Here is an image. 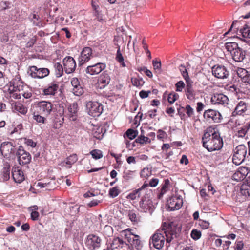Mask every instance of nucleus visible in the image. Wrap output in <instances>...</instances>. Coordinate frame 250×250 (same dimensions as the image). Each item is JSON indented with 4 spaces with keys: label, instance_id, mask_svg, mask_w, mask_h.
Listing matches in <instances>:
<instances>
[{
    "label": "nucleus",
    "instance_id": "obj_1",
    "mask_svg": "<svg viewBox=\"0 0 250 250\" xmlns=\"http://www.w3.org/2000/svg\"><path fill=\"white\" fill-rule=\"evenodd\" d=\"M179 230L180 228L177 229L173 224L164 226L161 232H156L150 237L149 243L150 248L153 247L158 250L162 249L165 239L167 243H169L172 239L177 237Z\"/></svg>",
    "mask_w": 250,
    "mask_h": 250
},
{
    "label": "nucleus",
    "instance_id": "obj_2",
    "mask_svg": "<svg viewBox=\"0 0 250 250\" xmlns=\"http://www.w3.org/2000/svg\"><path fill=\"white\" fill-rule=\"evenodd\" d=\"M203 146L208 151L211 152L221 149L223 146V141L218 130L212 126L208 127L202 137Z\"/></svg>",
    "mask_w": 250,
    "mask_h": 250
},
{
    "label": "nucleus",
    "instance_id": "obj_3",
    "mask_svg": "<svg viewBox=\"0 0 250 250\" xmlns=\"http://www.w3.org/2000/svg\"><path fill=\"white\" fill-rule=\"evenodd\" d=\"M122 234L130 244L131 250H142L143 244L138 235H135L131 232V229H127L123 231Z\"/></svg>",
    "mask_w": 250,
    "mask_h": 250
},
{
    "label": "nucleus",
    "instance_id": "obj_4",
    "mask_svg": "<svg viewBox=\"0 0 250 250\" xmlns=\"http://www.w3.org/2000/svg\"><path fill=\"white\" fill-rule=\"evenodd\" d=\"M151 191H147L143 196H142L139 202V208L140 211L144 212H149L153 211L154 206L151 200Z\"/></svg>",
    "mask_w": 250,
    "mask_h": 250
},
{
    "label": "nucleus",
    "instance_id": "obj_5",
    "mask_svg": "<svg viewBox=\"0 0 250 250\" xmlns=\"http://www.w3.org/2000/svg\"><path fill=\"white\" fill-rule=\"evenodd\" d=\"M246 154V146L243 145L238 146L234 150L233 163L236 165H239L244 161Z\"/></svg>",
    "mask_w": 250,
    "mask_h": 250
},
{
    "label": "nucleus",
    "instance_id": "obj_6",
    "mask_svg": "<svg viewBox=\"0 0 250 250\" xmlns=\"http://www.w3.org/2000/svg\"><path fill=\"white\" fill-rule=\"evenodd\" d=\"M36 108L38 113L47 117L52 111L53 105L50 102L42 101L36 104Z\"/></svg>",
    "mask_w": 250,
    "mask_h": 250
},
{
    "label": "nucleus",
    "instance_id": "obj_7",
    "mask_svg": "<svg viewBox=\"0 0 250 250\" xmlns=\"http://www.w3.org/2000/svg\"><path fill=\"white\" fill-rule=\"evenodd\" d=\"M212 74L213 76L218 79L224 80L228 78L229 75V70L224 65L216 64L211 68Z\"/></svg>",
    "mask_w": 250,
    "mask_h": 250
},
{
    "label": "nucleus",
    "instance_id": "obj_8",
    "mask_svg": "<svg viewBox=\"0 0 250 250\" xmlns=\"http://www.w3.org/2000/svg\"><path fill=\"white\" fill-rule=\"evenodd\" d=\"M50 71L46 68H38L36 66H31L29 67L28 73L33 78L42 79L49 74Z\"/></svg>",
    "mask_w": 250,
    "mask_h": 250
},
{
    "label": "nucleus",
    "instance_id": "obj_9",
    "mask_svg": "<svg viewBox=\"0 0 250 250\" xmlns=\"http://www.w3.org/2000/svg\"><path fill=\"white\" fill-rule=\"evenodd\" d=\"M205 120L209 123H220L222 119L220 113L216 110L208 109L206 110L203 114Z\"/></svg>",
    "mask_w": 250,
    "mask_h": 250
},
{
    "label": "nucleus",
    "instance_id": "obj_10",
    "mask_svg": "<svg viewBox=\"0 0 250 250\" xmlns=\"http://www.w3.org/2000/svg\"><path fill=\"white\" fill-rule=\"evenodd\" d=\"M102 244L101 238L95 234L88 235L85 241V246L90 250H97Z\"/></svg>",
    "mask_w": 250,
    "mask_h": 250
},
{
    "label": "nucleus",
    "instance_id": "obj_11",
    "mask_svg": "<svg viewBox=\"0 0 250 250\" xmlns=\"http://www.w3.org/2000/svg\"><path fill=\"white\" fill-rule=\"evenodd\" d=\"M88 114L94 117L99 116L103 112V105L97 102H88L86 104Z\"/></svg>",
    "mask_w": 250,
    "mask_h": 250
},
{
    "label": "nucleus",
    "instance_id": "obj_12",
    "mask_svg": "<svg viewBox=\"0 0 250 250\" xmlns=\"http://www.w3.org/2000/svg\"><path fill=\"white\" fill-rule=\"evenodd\" d=\"M16 149L13 143L10 142H5L1 144L0 151L4 157L10 158L14 156Z\"/></svg>",
    "mask_w": 250,
    "mask_h": 250
},
{
    "label": "nucleus",
    "instance_id": "obj_13",
    "mask_svg": "<svg viewBox=\"0 0 250 250\" xmlns=\"http://www.w3.org/2000/svg\"><path fill=\"white\" fill-rule=\"evenodd\" d=\"M168 208L171 211L178 210L182 207L183 200L182 197L178 195H173L167 200Z\"/></svg>",
    "mask_w": 250,
    "mask_h": 250
},
{
    "label": "nucleus",
    "instance_id": "obj_14",
    "mask_svg": "<svg viewBox=\"0 0 250 250\" xmlns=\"http://www.w3.org/2000/svg\"><path fill=\"white\" fill-rule=\"evenodd\" d=\"M16 154L20 165H25L30 162L31 160V155L29 152L24 150L21 146L19 147Z\"/></svg>",
    "mask_w": 250,
    "mask_h": 250
},
{
    "label": "nucleus",
    "instance_id": "obj_15",
    "mask_svg": "<svg viewBox=\"0 0 250 250\" xmlns=\"http://www.w3.org/2000/svg\"><path fill=\"white\" fill-rule=\"evenodd\" d=\"M63 64L64 70L67 74H71L76 69V62L71 56H67L63 59Z\"/></svg>",
    "mask_w": 250,
    "mask_h": 250
},
{
    "label": "nucleus",
    "instance_id": "obj_16",
    "mask_svg": "<svg viewBox=\"0 0 250 250\" xmlns=\"http://www.w3.org/2000/svg\"><path fill=\"white\" fill-rule=\"evenodd\" d=\"M105 67V64L98 62L87 66L85 69V72L90 75H97L101 73Z\"/></svg>",
    "mask_w": 250,
    "mask_h": 250
},
{
    "label": "nucleus",
    "instance_id": "obj_17",
    "mask_svg": "<svg viewBox=\"0 0 250 250\" xmlns=\"http://www.w3.org/2000/svg\"><path fill=\"white\" fill-rule=\"evenodd\" d=\"M92 54L91 48L84 47L81 52V55L78 58V64L79 66L83 65L87 62L91 58Z\"/></svg>",
    "mask_w": 250,
    "mask_h": 250
},
{
    "label": "nucleus",
    "instance_id": "obj_18",
    "mask_svg": "<svg viewBox=\"0 0 250 250\" xmlns=\"http://www.w3.org/2000/svg\"><path fill=\"white\" fill-rule=\"evenodd\" d=\"M78 104L76 103L70 104L67 107L66 117L72 121H75L78 118Z\"/></svg>",
    "mask_w": 250,
    "mask_h": 250
},
{
    "label": "nucleus",
    "instance_id": "obj_19",
    "mask_svg": "<svg viewBox=\"0 0 250 250\" xmlns=\"http://www.w3.org/2000/svg\"><path fill=\"white\" fill-rule=\"evenodd\" d=\"M59 89V84L57 82H52L46 86L42 90V94L45 96H54Z\"/></svg>",
    "mask_w": 250,
    "mask_h": 250
},
{
    "label": "nucleus",
    "instance_id": "obj_20",
    "mask_svg": "<svg viewBox=\"0 0 250 250\" xmlns=\"http://www.w3.org/2000/svg\"><path fill=\"white\" fill-rule=\"evenodd\" d=\"M12 175L16 183H21L25 179L24 173L20 167H16L13 168Z\"/></svg>",
    "mask_w": 250,
    "mask_h": 250
},
{
    "label": "nucleus",
    "instance_id": "obj_21",
    "mask_svg": "<svg viewBox=\"0 0 250 250\" xmlns=\"http://www.w3.org/2000/svg\"><path fill=\"white\" fill-rule=\"evenodd\" d=\"M228 98L222 93H215L211 98V102L213 104H227Z\"/></svg>",
    "mask_w": 250,
    "mask_h": 250
},
{
    "label": "nucleus",
    "instance_id": "obj_22",
    "mask_svg": "<svg viewBox=\"0 0 250 250\" xmlns=\"http://www.w3.org/2000/svg\"><path fill=\"white\" fill-rule=\"evenodd\" d=\"M63 114L64 109L62 108L59 110V113L56 114L52 125L53 128L59 129L62 126L64 121Z\"/></svg>",
    "mask_w": 250,
    "mask_h": 250
},
{
    "label": "nucleus",
    "instance_id": "obj_23",
    "mask_svg": "<svg viewBox=\"0 0 250 250\" xmlns=\"http://www.w3.org/2000/svg\"><path fill=\"white\" fill-rule=\"evenodd\" d=\"M249 173L248 168L246 167H240L232 176V179L236 181H241L246 177Z\"/></svg>",
    "mask_w": 250,
    "mask_h": 250
},
{
    "label": "nucleus",
    "instance_id": "obj_24",
    "mask_svg": "<svg viewBox=\"0 0 250 250\" xmlns=\"http://www.w3.org/2000/svg\"><path fill=\"white\" fill-rule=\"evenodd\" d=\"M11 109L15 113L25 115L27 112V108L19 102H14L11 103Z\"/></svg>",
    "mask_w": 250,
    "mask_h": 250
},
{
    "label": "nucleus",
    "instance_id": "obj_25",
    "mask_svg": "<svg viewBox=\"0 0 250 250\" xmlns=\"http://www.w3.org/2000/svg\"><path fill=\"white\" fill-rule=\"evenodd\" d=\"M22 88V83L19 78L14 79L10 82L9 91H20Z\"/></svg>",
    "mask_w": 250,
    "mask_h": 250
},
{
    "label": "nucleus",
    "instance_id": "obj_26",
    "mask_svg": "<svg viewBox=\"0 0 250 250\" xmlns=\"http://www.w3.org/2000/svg\"><path fill=\"white\" fill-rule=\"evenodd\" d=\"M246 57V52L240 47H238L236 50L233 52L232 59L237 62H242Z\"/></svg>",
    "mask_w": 250,
    "mask_h": 250
},
{
    "label": "nucleus",
    "instance_id": "obj_27",
    "mask_svg": "<svg viewBox=\"0 0 250 250\" xmlns=\"http://www.w3.org/2000/svg\"><path fill=\"white\" fill-rule=\"evenodd\" d=\"M72 85L73 86V92L75 95H81L83 90L80 85V82L78 78H73L71 81Z\"/></svg>",
    "mask_w": 250,
    "mask_h": 250
},
{
    "label": "nucleus",
    "instance_id": "obj_28",
    "mask_svg": "<svg viewBox=\"0 0 250 250\" xmlns=\"http://www.w3.org/2000/svg\"><path fill=\"white\" fill-rule=\"evenodd\" d=\"M10 165L8 163L3 164L1 170L0 178L3 181H7L10 179Z\"/></svg>",
    "mask_w": 250,
    "mask_h": 250
},
{
    "label": "nucleus",
    "instance_id": "obj_29",
    "mask_svg": "<svg viewBox=\"0 0 250 250\" xmlns=\"http://www.w3.org/2000/svg\"><path fill=\"white\" fill-rule=\"evenodd\" d=\"M236 72L238 77L241 78L243 82L250 83V74L245 69L238 68Z\"/></svg>",
    "mask_w": 250,
    "mask_h": 250
},
{
    "label": "nucleus",
    "instance_id": "obj_30",
    "mask_svg": "<svg viewBox=\"0 0 250 250\" xmlns=\"http://www.w3.org/2000/svg\"><path fill=\"white\" fill-rule=\"evenodd\" d=\"M110 82V77L109 75L105 73L104 72L100 77L98 80L99 84L100 85V88H104L107 85H108Z\"/></svg>",
    "mask_w": 250,
    "mask_h": 250
},
{
    "label": "nucleus",
    "instance_id": "obj_31",
    "mask_svg": "<svg viewBox=\"0 0 250 250\" xmlns=\"http://www.w3.org/2000/svg\"><path fill=\"white\" fill-rule=\"evenodd\" d=\"M148 184H144L139 188L133 190L127 196V198L134 200L140 197L141 192L148 186Z\"/></svg>",
    "mask_w": 250,
    "mask_h": 250
},
{
    "label": "nucleus",
    "instance_id": "obj_32",
    "mask_svg": "<svg viewBox=\"0 0 250 250\" xmlns=\"http://www.w3.org/2000/svg\"><path fill=\"white\" fill-rule=\"evenodd\" d=\"M247 103L243 101H240L238 104H237L235 110L233 112V114L235 115H242L247 110Z\"/></svg>",
    "mask_w": 250,
    "mask_h": 250
},
{
    "label": "nucleus",
    "instance_id": "obj_33",
    "mask_svg": "<svg viewBox=\"0 0 250 250\" xmlns=\"http://www.w3.org/2000/svg\"><path fill=\"white\" fill-rule=\"evenodd\" d=\"M240 193L246 197L250 196V184L247 179L241 186Z\"/></svg>",
    "mask_w": 250,
    "mask_h": 250
},
{
    "label": "nucleus",
    "instance_id": "obj_34",
    "mask_svg": "<svg viewBox=\"0 0 250 250\" xmlns=\"http://www.w3.org/2000/svg\"><path fill=\"white\" fill-rule=\"evenodd\" d=\"M78 160L76 154H73L68 157L66 161L62 163V166L66 167L67 168H70L72 165L74 164Z\"/></svg>",
    "mask_w": 250,
    "mask_h": 250
},
{
    "label": "nucleus",
    "instance_id": "obj_35",
    "mask_svg": "<svg viewBox=\"0 0 250 250\" xmlns=\"http://www.w3.org/2000/svg\"><path fill=\"white\" fill-rule=\"evenodd\" d=\"M46 116H44L38 113V112H34L33 114V118L36 122L39 124H44L46 121Z\"/></svg>",
    "mask_w": 250,
    "mask_h": 250
},
{
    "label": "nucleus",
    "instance_id": "obj_36",
    "mask_svg": "<svg viewBox=\"0 0 250 250\" xmlns=\"http://www.w3.org/2000/svg\"><path fill=\"white\" fill-rule=\"evenodd\" d=\"M238 47V44L235 42H227L225 44L226 49L228 52L231 53V56L233 54V52H234Z\"/></svg>",
    "mask_w": 250,
    "mask_h": 250
},
{
    "label": "nucleus",
    "instance_id": "obj_37",
    "mask_svg": "<svg viewBox=\"0 0 250 250\" xmlns=\"http://www.w3.org/2000/svg\"><path fill=\"white\" fill-rule=\"evenodd\" d=\"M249 128L247 125H243L238 128V130L235 133V136L239 138H243L245 136Z\"/></svg>",
    "mask_w": 250,
    "mask_h": 250
},
{
    "label": "nucleus",
    "instance_id": "obj_38",
    "mask_svg": "<svg viewBox=\"0 0 250 250\" xmlns=\"http://www.w3.org/2000/svg\"><path fill=\"white\" fill-rule=\"evenodd\" d=\"M53 183H54V181L45 183L39 182L37 183V187L40 188H45L46 190H50L55 188V186L52 185Z\"/></svg>",
    "mask_w": 250,
    "mask_h": 250
},
{
    "label": "nucleus",
    "instance_id": "obj_39",
    "mask_svg": "<svg viewBox=\"0 0 250 250\" xmlns=\"http://www.w3.org/2000/svg\"><path fill=\"white\" fill-rule=\"evenodd\" d=\"M54 68L55 75L57 77H60L63 75L64 68L60 63H55L54 64Z\"/></svg>",
    "mask_w": 250,
    "mask_h": 250
},
{
    "label": "nucleus",
    "instance_id": "obj_40",
    "mask_svg": "<svg viewBox=\"0 0 250 250\" xmlns=\"http://www.w3.org/2000/svg\"><path fill=\"white\" fill-rule=\"evenodd\" d=\"M169 183V181L168 179L165 180V183L161 188V192L158 195V197L159 199H161L163 197V195L166 192L167 189L168 188V185Z\"/></svg>",
    "mask_w": 250,
    "mask_h": 250
},
{
    "label": "nucleus",
    "instance_id": "obj_41",
    "mask_svg": "<svg viewBox=\"0 0 250 250\" xmlns=\"http://www.w3.org/2000/svg\"><path fill=\"white\" fill-rule=\"evenodd\" d=\"M125 135L129 139L133 140L137 136L138 131L133 129H129L126 131Z\"/></svg>",
    "mask_w": 250,
    "mask_h": 250
},
{
    "label": "nucleus",
    "instance_id": "obj_42",
    "mask_svg": "<svg viewBox=\"0 0 250 250\" xmlns=\"http://www.w3.org/2000/svg\"><path fill=\"white\" fill-rule=\"evenodd\" d=\"M131 81L132 84L136 87L142 86L145 83L142 78H132Z\"/></svg>",
    "mask_w": 250,
    "mask_h": 250
},
{
    "label": "nucleus",
    "instance_id": "obj_43",
    "mask_svg": "<svg viewBox=\"0 0 250 250\" xmlns=\"http://www.w3.org/2000/svg\"><path fill=\"white\" fill-rule=\"evenodd\" d=\"M128 216L129 219L133 222L137 223L140 220L139 216L133 210L129 211Z\"/></svg>",
    "mask_w": 250,
    "mask_h": 250
},
{
    "label": "nucleus",
    "instance_id": "obj_44",
    "mask_svg": "<svg viewBox=\"0 0 250 250\" xmlns=\"http://www.w3.org/2000/svg\"><path fill=\"white\" fill-rule=\"evenodd\" d=\"M190 236L193 240H197L201 237V232L197 229H193L191 232Z\"/></svg>",
    "mask_w": 250,
    "mask_h": 250
},
{
    "label": "nucleus",
    "instance_id": "obj_45",
    "mask_svg": "<svg viewBox=\"0 0 250 250\" xmlns=\"http://www.w3.org/2000/svg\"><path fill=\"white\" fill-rule=\"evenodd\" d=\"M135 142L137 143H139L141 144L145 143H150L151 141L147 137H145L144 136H139L136 140Z\"/></svg>",
    "mask_w": 250,
    "mask_h": 250
},
{
    "label": "nucleus",
    "instance_id": "obj_46",
    "mask_svg": "<svg viewBox=\"0 0 250 250\" xmlns=\"http://www.w3.org/2000/svg\"><path fill=\"white\" fill-rule=\"evenodd\" d=\"M90 154L95 159H99L103 157L102 152L101 150L95 149L91 151Z\"/></svg>",
    "mask_w": 250,
    "mask_h": 250
},
{
    "label": "nucleus",
    "instance_id": "obj_47",
    "mask_svg": "<svg viewBox=\"0 0 250 250\" xmlns=\"http://www.w3.org/2000/svg\"><path fill=\"white\" fill-rule=\"evenodd\" d=\"M179 70L181 71L183 77L184 78L186 83H188V71L185 66L181 65L179 67Z\"/></svg>",
    "mask_w": 250,
    "mask_h": 250
},
{
    "label": "nucleus",
    "instance_id": "obj_48",
    "mask_svg": "<svg viewBox=\"0 0 250 250\" xmlns=\"http://www.w3.org/2000/svg\"><path fill=\"white\" fill-rule=\"evenodd\" d=\"M188 117H192L195 123L200 122L198 117L194 116V110L189 105H188Z\"/></svg>",
    "mask_w": 250,
    "mask_h": 250
},
{
    "label": "nucleus",
    "instance_id": "obj_49",
    "mask_svg": "<svg viewBox=\"0 0 250 250\" xmlns=\"http://www.w3.org/2000/svg\"><path fill=\"white\" fill-rule=\"evenodd\" d=\"M120 193V191L117 187H114L111 188L109 191V195L112 198L116 197Z\"/></svg>",
    "mask_w": 250,
    "mask_h": 250
},
{
    "label": "nucleus",
    "instance_id": "obj_50",
    "mask_svg": "<svg viewBox=\"0 0 250 250\" xmlns=\"http://www.w3.org/2000/svg\"><path fill=\"white\" fill-rule=\"evenodd\" d=\"M244 244L242 240H237L235 243L234 247V250H242L244 248Z\"/></svg>",
    "mask_w": 250,
    "mask_h": 250
},
{
    "label": "nucleus",
    "instance_id": "obj_51",
    "mask_svg": "<svg viewBox=\"0 0 250 250\" xmlns=\"http://www.w3.org/2000/svg\"><path fill=\"white\" fill-rule=\"evenodd\" d=\"M9 93L10 94V97L13 98L14 99H19L21 98V90H20V91L18 90L17 91H9Z\"/></svg>",
    "mask_w": 250,
    "mask_h": 250
},
{
    "label": "nucleus",
    "instance_id": "obj_52",
    "mask_svg": "<svg viewBox=\"0 0 250 250\" xmlns=\"http://www.w3.org/2000/svg\"><path fill=\"white\" fill-rule=\"evenodd\" d=\"M178 95L175 93H172L168 95V101L170 104H173L177 99Z\"/></svg>",
    "mask_w": 250,
    "mask_h": 250
},
{
    "label": "nucleus",
    "instance_id": "obj_53",
    "mask_svg": "<svg viewBox=\"0 0 250 250\" xmlns=\"http://www.w3.org/2000/svg\"><path fill=\"white\" fill-rule=\"evenodd\" d=\"M240 31L243 37L246 38L249 35L250 33V27L248 26L246 27H244L243 29H241Z\"/></svg>",
    "mask_w": 250,
    "mask_h": 250
},
{
    "label": "nucleus",
    "instance_id": "obj_54",
    "mask_svg": "<svg viewBox=\"0 0 250 250\" xmlns=\"http://www.w3.org/2000/svg\"><path fill=\"white\" fill-rule=\"evenodd\" d=\"M152 64H153V66L154 67V69L156 71H158V72L161 71V63L160 61L153 60Z\"/></svg>",
    "mask_w": 250,
    "mask_h": 250
},
{
    "label": "nucleus",
    "instance_id": "obj_55",
    "mask_svg": "<svg viewBox=\"0 0 250 250\" xmlns=\"http://www.w3.org/2000/svg\"><path fill=\"white\" fill-rule=\"evenodd\" d=\"M176 91L181 92L185 86L184 83L182 81H180L175 84Z\"/></svg>",
    "mask_w": 250,
    "mask_h": 250
},
{
    "label": "nucleus",
    "instance_id": "obj_56",
    "mask_svg": "<svg viewBox=\"0 0 250 250\" xmlns=\"http://www.w3.org/2000/svg\"><path fill=\"white\" fill-rule=\"evenodd\" d=\"M150 171L148 168H144L140 173V175L142 177L146 178L150 175Z\"/></svg>",
    "mask_w": 250,
    "mask_h": 250
},
{
    "label": "nucleus",
    "instance_id": "obj_57",
    "mask_svg": "<svg viewBox=\"0 0 250 250\" xmlns=\"http://www.w3.org/2000/svg\"><path fill=\"white\" fill-rule=\"evenodd\" d=\"M37 41V39L35 36L31 38L30 40L26 43V47L27 48H30L32 47Z\"/></svg>",
    "mask_w": 250,
    "mask_h": 250
},
{
    "label": "nucleus",
    "instance_id": "obj_58",
    "mask_svg": "<svg viewBox=\"0 0 250 250\" xmlns=\"http://www.w3.org/2000/svg\"><path fill=\"white\" fill-rule=\"evenodd\" d=\"M21 95L23 96L26 99H29L32 97V94L30 91H24L23 88L21 90Z\"/></svg>",
    "mask_w": 250,
    "mask_h": 250
},
{
    "label": "nucleus",
    "instance_id": "obj_59",
    "mask_svg": "<svg viewBox=\"0 0 250 250\" xmlns=\"http://www.w3.org/2000/svg\"><path fill=\"white\" fill-rule=\"evenodd\" d=\"M157 134V138L158 139H162L167 137V133L161 129L158 131Z\"/></svg>",
    "mask_w": 250,
    "mask_h": 250
},
{
    "label": "nucleus",
    "instance_id": "obj_60",
    "mask_svg": "<svg viewBox=\"0 0 250 250\" xmlns=\"http://www.w3.org/2000/svg\"><path fill=\"white\" fill-rule=\"evenodd\" d=\"M133 171L127 170L124 172V177L126 179H129L133 177Z\"/></svg>",
    "mask_w": 250,
    "mask_h": 250
},
{
    "label": "nucleus",
    "instance_id": "obj_61",
    "mask_svg": "<svg viewBox=\"0 0 250 250\" xmlns=\"http://www.w3.org/2000/svg\"><path fill=\"white\" fill-rule=\"evenodd\" d=\"M25 144L32 147H35L36 146V143L31 139H25Z\"/></svg>",
    "mask_w": 250,
    "mask_h": 250
},
{
    "label": "nucleus",
    "instance_id": "obj_62",
    "mask_svg": "<svg viewBox=\"0 0 250 250\" xmlns=\"http://www.w3.org/2000/svg\"><path fill=\"white\" fill-rule=\"evenodd\" d=\"M150 92H151L150 91H146L145 90H141L139 93V95L142 99L146 98L148 96L149 94H150Z\"/></svg>",
    "mask_w": 250,
    "mask_h": 250
},
{
    "label": "nucleus",
    "instance_id": "obj_63",
    "mask_svg": "<svg viewBox=\"0 0 250 250\" xmlns=\"http://www.w3.org/2000/svg\"><path fill=\"white\" fill-rule=\"evenodd\" d=\"M116 59L118 62H122L124 61V58L121 53L120 48H118L117 51Z\"/></svg>",
    "mask_w": 250,
    "mask_h": 250
},
{
    "label": "nucleus",
    "instance_id": "obj_64",
    "mask_svg": "<svg viewBox=\"0 0 250 250\" xmlns=\"http://www.w3.org/2000/svg\"><path fill=\"white\" fill-rule=\"evenodd\" d=\"M204 104L201 102H198L197 103L196 111L198 113H200L204 108Z\"/></svg>",
    "mask_w": 250,
    "mask_h": 250
}]
</instances>
